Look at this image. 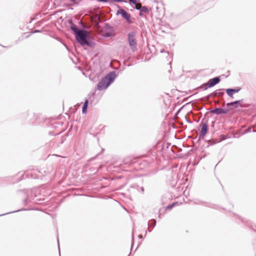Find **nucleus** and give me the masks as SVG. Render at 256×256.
I'll return each instance as SVG.
<instances>
[{
  "instance_id": "10",
  "label": "nucleus",
  "mask_w": 256,
  "mask_h": 256,
  "mask_svg": "<svg viewBox=\"0 0 256 256\" xmlns=\"http://www.w3.org/2000/svg\"><path fill=\"white\" fill-rule=\"evenodd\" d=\"M243 100H236L233 102H229L226 104L227 106H233L234 108H238L239 106L240 105L241 103L242 102Z\"/></svg>"
},
{
  "instance_id": "22",
  "label": "nucleus",
  "mask_w": 256,
  "mask_h": 256,
  "mask_svg": "<svg viewBox=\"0 0 256 256\" xmlns=\"http://www.w3.org/2000/svg\"><path fill=\"white\" fill-rule=\"evenodd\" d=\"M140 189H141L142 192H144V188H143V187H142V188H140Z\"/></svg>"
},
{
  "instance_id": "11",
  "label": "nucleus",
  "mask_w": 256,
  "mask_h": 256,
  "mask_svg": "<svg viewBox=\"0 0 256 256\" xmlns=\"http://www.w3.org/2000/svg\"><path fill=\"white\" fill-rule=\"evenodd\" d=\"M240 90V88L236 89V88H228L226 90V93L228 95L232 98V95L234 93L238 92Z\"/></svg>"
},
{
  "instance_id": "2",
  "label": "nucleus",
  "mask_w": 256,
  "mask_h": 256,
  "mask_svg": "<svg viewBox=\"0 0 256 256\" xmlns=\"http://www.w3.org/2000/svg\"><path fill=\"white\" fill-rule=\"evenodd\" d=\"M89 34L88 31L84 30H79L78 34H76V38L78 42L82 46L87 45L92 47L94 46L92 42L89 41L87 38Z\"/></svg>"
},
{
  "instance_id": "6",
  "label": "nucleus",
  "mask_w": 256,
  "mask_h": 256,
  "mask_svg": "<svg viewBox=\"0 0 256 256\" xmlns=\"http://www.w3.org/2000/svg\"><path fill=\"white\" fill-rule=\"evenodd\" d=\"M117 14H120L122 18H125L128 22L131 23L130 15L123 9H120L117 12Z\"/></svg>"
},
{
  "instance_id": "5",
  "label": "nucleus",
  "mask_w": 256,
  "mask_h": 256,
  "mask_svg": "<svg viewBox=\"0 0 256 256\" xmlns=\"http://www.w3.org/2000/svg\"><path fill=\"white\" fill-rule=\"evenodd\" d=\"M200 126L201 127V130L200 132V136L202 137H204L208 130V126L206 122H204L203 120L201 122L200 124Z\"/></svg>"
},
{
  "instance_id": "7",
  "label": "nucleus",
  "mask_w": 256,
  "mask_h": 256,
  "mask_svg": "<svg viewBox=\"0 0 256 256\" xmlns=\"http://www.w3.org/2000/svg\"><path fill=\"white\" fill-rule=\"evenodd\" d=\"M224 94V89H220L215 90L214 92L210 94L208 96L209 98H213L214 96H221Z\"/></svg>"
},
{
  "instance_id": "1",
  "label": "nucleus",
  "mask_w": 256,
  "mask_h": 256,
  "mask_svg": "<svg viewBox=\"0 0 256 256\" xmlns=\"http://www.w3.org/2000/svg\"><path fill=\"white\" fill-rule=\"evenodd\" d=\"M116 77L115 72H110L99 82L98 89L100 90L106 89L114 81Z\"/></svg>"
},
{
  "instance_id": "20",
  "label": "nucleus",
  "mask_w": 256,
  "mask_h": 256,
  "mask_svg": "<svg viewBox=\"0 0 256 256\" xmlns=\"http://www.w3.org/2000/svg\"><path fill=\"white\" fill-rule=\"evenodd\" d=\"M152 3H153V4H156L158 3V2L156 0H154V1H153Z\"/></svg>"
},
{
  "instance_id": "3",
  "label": "nucleus",
  "mask_w": 256,
  "mask_h": 256,
  "mask_svg": "<svg viewBox=\"0 0 256 256\" xmlns=\"http://www.w3.org/2000/svg\"><path fill=\"white\" fill-rule=\"evenodd\" d=\"M128 40L131 50L136 52L138 49V42L136 32L135 31H132L128 34Z\"/></svg>"
},
{
  "instance_id": "12",
  "label": "nucleus",
  "mask_w": 256,
  "mask_h": 256,
  "mask_svg": "<svg viewBox=\"0 0 256 256\" xmlns=\"http://www.w3.org/2000/svg\"><path fill=\"white\" fill-rule=\"evenodd\" d=\"M88 100L87 99L84 102V104L83 105L82 108V112L84 114L86 112V110H87L88 106Z\"/></svg>"
},
{
  "instance_id": "18",
  "label": "nucleus",
  "mask_w": 256,
  "mask_h": 256,
  "mask_svg": "<svg viewBox=\"0 0 256 256\" xmlns=\"http://www.w3.org/2000/svg\"><path fill=\"white\" fill-rule=\"evenodd\" d=\"M156 220H154L153 222H152V226H154L155 225H156Z\"/></svg>"
},
{
  "instance_id": "13",
  "label": "nucleus",
  "mask_w": 256,
  "mask_h": 256,
  "mask_svg": "<svg viewBox=\"0 0 256 256\" xmlns=\"http://www.w3.org/2000/svg\"><path fill=\"white\" fill-rule=\"evenodd\" d=\"M140 12H144L146 14H148L149 12V10H148V8H147V7H146V6H142V8H140ZM140 15L141 16V13H140Z\"/></svg>"
},
{
  "instance_id": "23",
  "label": "nucleus",
  "mask_w": 256,
  "mask_h": 256,
  "mask_svg": "<svg viewBox=\"0 0 256 256\" xmlns=\"http://www.w3.org/2000/svg\"><path fill=\"white\" fill-rule=\"evenodd\" d=\"M138 236H139V238H142V235H140Z\"/></svg>"
},
{
  "instance_id": "16",
  "label": "nucleus",
  "mask_w": 256,
  "mask_h": 256,
  "mask_svg": "<svg viewBox=\"0 0 256 256\" xmlns=\"http://www.w3.org/2000/svg\"><path fill=\"white\" fill-rule=\"evenodd\" d=\"M142 6L141 4H136V6H135V8L137 10H139L140 11V8H142Z\"/></svg>"
},
{
  "instance_id": "17",
  "label": "nucleus",
  "mask_w": 256,
  "mask_h": 256,
  "mask_svg": "<svg viewBox=\"0 0 256 256\" xmlns=\"http://www.w3.org/2000/svg\"><path fill=\"white\" fill-rule=\"evenodd\" d=\"M129 0L130 1V2H132L133 4H135L136 6L137 4L136 0Z\"/></svg>"
},
{
  "instance_id": "8",
  "label": "nucleus",
  "mask_w": 256,
  "mask_h": 256,
  "mask_svg": "<svg viewBox=\"0 0 256 256\" xmlns=\"http://www.w3.org/2000/svg\"><path fill=\"white\" fill-rule=\"evenodd\" d=\"M210 112L212 114H226L228 112L227 110L223 109L222 108H216L214 110H212L210 111Z\"/></svg>"
},
{
  "instance_id": "19",
  "label": "nucleus",
  "mask_w": 256,
  "mask_h": 256,
  "mask_svg": "<svg viewBox=\"0 0 256 256\" xmlns=\"http://www.w3.org/2000/svg\"><path fill=\"white\" fill-rule=\"evenodd\" d=\"M114 1L115 2H126V1L125 0H114Z\"/></svg>"
},
{
  "instance_id": "24",
  "label": "nucleus",
  "mask_w": 256,
  "mask_h": 256,
  "mask_svg": "<svg viewBox=\"0 0 256 256\" xmlns=\"http://www.w3.org/2000/svg\"><path fill=\"white\" fill-rule=\"evenodd\" d=\"M125 164H128V162H125Z\"/></svg>"
},
{
  "instance_id": "9",
  "label": "nucleus",
  "mask_w": 256,
  "mask_h": 256,
  "mask_svg": "<svg viewBox=\"0 0 256 256\" xmlns=\"http://www.w3.org/2000/svg\"><path fill=\"white\" fill-rule=\"evenodd\" d=\"M40 172L37 170H34L30 172H28V175H30V177L32 178H40V176L38 174Z\"/></svg>"
},
{
  "instance_id": "4",
  "label": "nucleus",
  "mask_w": 256,
  "mask_h": 256,
  "mask_svg": "<svg viewBox=\"0 0 256 256\" xmlns=\"http://www.w3.org/2000/svg\"><path fill=\"white\" fill-rule=\"evenodd\" d=\"M220 80L218 77H216L212 79H210L207 84H205L202 86V88L204 90L208 88L214 86L220 82Z\"/></svg>"
},
{
  "instance_id": "15",
  "label": "nucleus",
  "mask_w": 256,
  "mask_h": 256,
  "mask_svg": "<svg viewBox=\"0 0 256 256\" xmlns=\"http://www.w3.org/2000/svg\"><path fill=\"white\" fill-rule=\"evenodd\" d=\"M176 204V203H173L172 204H169L166 206V209L168 210H170L172 209L174 206H175Z\"/></svg>"
},
{
  "instance_id": "21",
  "label": "nucleus",
  "mask_w": 256,
  "mask_h": 256,
  "mask_svg": "<svg viewBox=\"0 0 256 256\" xmlns=\"http://www.w3.org/2000/svg\"><path fill=\"white\" fill-rule=\"evenodd\" d=\"M108 0H100V1L101 2H108Z\"/></svg>"
},
{
  "instance_id": "14",
  "label": "nucleus",
  "mask_w": 256,
  "mask_h": 256,
  "mask_svg": "<svg viewBox=\"0 0 256 256\" xmlns=\"http://www.w3.org/2000/svg\"><path fill=\"white\" fill-rule=\"evenodd\" d=\"M71 29L74 32L75 36H76V34H78V32H79L80 30H78L75 26H71Z\"/></svg>"
}]
</instances>
